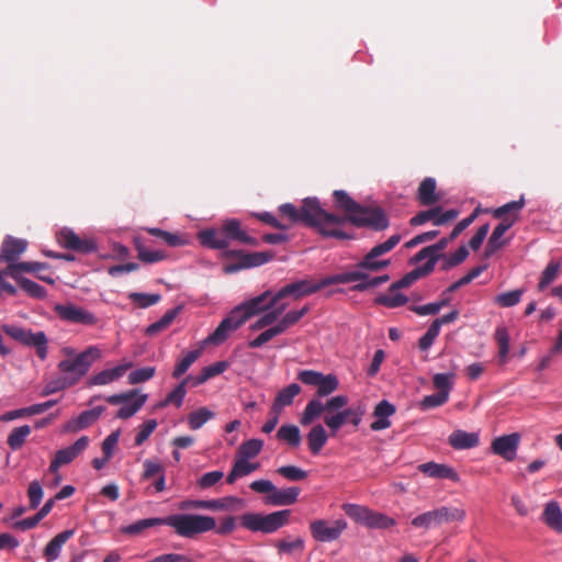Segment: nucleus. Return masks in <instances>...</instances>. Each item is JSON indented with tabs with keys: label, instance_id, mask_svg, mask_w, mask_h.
<instances>
[{
	"label": "nucleus",
	"instance_id": "obj_11",
	"mask_svg": "<svg viewBox=\"0 0 562 562\" xmlns=\"http://www.w3.org/2000/svg\"><path fill=\"white\" fill-rule=\"evenodd\" d=\"M346 528L347 522L344 519H316L310 524L311 535L318 542H331L339 539Z\"/></svg>",
	"mask_w": 562,
	"mask_h": 562
},
{
	"label": "nucleus",
	"instance_id": "obj_43",
	"mask_svg": "<svg viewBox=\"0 0 562 562\" xmlns=\"http://www.w3.org/2000/svg\"><path fill=\"white\" fill-rule=\"evenodd\" d=\"M30 434L31 427L29 425L15 427L9 434L7 443L13 451H16L23 447Z\"/></svg>",
	"mask_w": 562,
	"mask_h": 562
},
{
	"label": "nucleus",
	"instance_id": "obj_15",
	"mask_svg": "<svg viewBox=\"0 0 562 562\" xmlns=\"http://www.w3.org/2000/svg\"><path fill=\"white\" fill-rule=\"evenodd\" d=\"M273 296L270 290L239 304L235 308L239 310V316L246 323L251 316L257 315L261 312L271 310L276 304H271V297Z\"/></svg>",
	"mask_w": 562,
	"mask_h": 562
},
{
	"label": "nucleus",
	"instance_id": "obj_31",
	"mask_svg": "<svg viewBox=\"0 0 562 562\" xmlns=\"http://www.w3.org/2000/svg\"><path fill=\"white\" fill-rule=\"evenodd\" d=\"M301 490L299 487H286L279 490L276 487L272 495H268L266 502L273 506H288L297 501Z\"/></svg>",
	"mask_w": 562,
	"mask_h": 562
},
{
	"label": "nucleus",
	"instance_id": "obj_10",
	"mask_svg": "<svg viewBox=\"0 0 562 562\" xmlns=\"http://www.w3.org/2000/svg\"><path fill=\"white\" fill-rule=\"evenodd\" d=\"M2 330L20 344L35 348L36 355L41 360L47 358L48 339L44 331L33 333L31 329L13 325H3Z\"/></svg>",
	"mask_w": 562,
	"mask_h": 562
},
{
	"label": "nucleus",
	"instance_id": "obj_45",
	"mask_svg": "<svg viewBox=\"0 0 562 562\" xmlns=\"http://www.w3.org/2000/svg\"><path fill=\"white\" fill-rule=\"evenodd\" d=\"M203 347L189 351L175 367L172 378L179 379L201 357Z\"/></svg>",
	"mask_w": 562,
	"mask_h": 562
},
{
	"label": "nucleus",
	"instance_id": "obj_7",
	"mask_svg": "<svg viewBox=\"0 0 562 562\" xmlns=\"http://www.w3.org/2000/svg\"><path fill=\"white\" fill-rule=\"evenodd\" d=\"M291 512L283 509L268 515L245 514L241 517V525L251 531L272 533L289 522Z\"/></svg>",
	"mask_w": 562,
	"mask_h": 562
},
{
	"label": "nucleus",
	"instance_id": "obj_37",
	"mask_svg": "<svg viewBox=\"0 0 562 562\" xmlns=\"http://www.w3.org/2000/svg\"><path fill=\"white\" fill-rule=\"evenodd\" d=\"M390 263L391 262L389 259L378 260V257L372 256V252L369 251L357 265V269L353 272H361L364 277L361 278L360 280H366L368 278V273L366 272V270L376 272L382 269H385L386 267L390 266Z\"/></svg>",
	"mask_w": 562,
	"mask_h": 562
},
{
	"label": "nucleus",
	"instance_id": "obj_54",
	"mask_svg": "<svg viewBox=\"0 0 562 562\" xmlns=\"http://www.w3.org/2000/svg\"><path fill=\"white\" fill-rule=\"evenodd\" d=\"M522 289H517L509 292H504L494 297V303L501 307H512L517 305L524 294Z\"/></svg>",
	"mask_w": 562,
	"mask_h": 562
},
{
	"label": "nucleus",
	"instance_id": "obj_18",
	"mask_svg": "<svg viewBox=\"0 0 562 562\" xmlns=\"http://www.w3.org/2000/svg\"><path fill=\"white\" fill-rule=\"evenodd\" d=\"M520 436L517 432L504 435L492 441L491 449L496 456L502 457L506 461H513L519 446Z\"/></svg>",
	"mask_w": 562,
	"mask_h": 562
},
{
	"label": "nucleus",
	"instance_id": "obj_17",
	"mask_svg": "<svg viewBox=\"0 0 562 562\" xmlns=\"http://www.w3.org/2000/svg\"><path fill=\"white\" fill-rule=\"evenodd\" d=\"M59 244L67 249L90 254L97 249L95 244L91 239L81 238L74 231L64 228L58 234Z\"/></svg>",
	"mask_w": 562,
	"mask_h": 562
},
{
	"label": "nucleus",
	"instance_id": "obj_32",
	"mask_svg": "<svg viewBox=\"0 0 562 562\" xmlns=\"http://www.w3.org/2000/svg\"><path fill=\"white\" fill-rule=\"evenodd\" d=\"M306 440H307V447H308L311 453L313 456H317V454H319L322 449L325 447V445L328 440V435H327L324 426L321 424H317L310 429V431L306 436Z\"/></svg>",
	"mask_w": 562,
	"mask_h": 562
},
{
	"label": "nucleus",
	"instance_id": "obj_48",
	"mask_svg": "<svg viewBox=\"0 0 562 562\" xmlns=\"http://www.w3.org/2000/svg\"><path fill=\"white\" fill-rule=\"evenodd\" d=\"M336 206L346 212V215L356 214L360 210V204L352 200L347 192L336 190L334 192Z\"/></svg>",
	"mask_w": 562,
	"mask_h": 562
},
{
	"label": "nucleus",
	"instance_id": "obj_26",
	"mask_svg": "<svg viewBox=\"0 0 562 562\" xmlns=\"http://www.w3.org/2000/svg\"><path fill=\"white\" fill-rule=\"evenodd\" d=\"M450 241L451 240L449 239V237H443L436 244L424 247L416 255H414V257L411 259V262L417 263L422 260L427 259V261H432V270H434L438 259L443 256V255H440V251L446 249Z\"/></svg>",
	"mask_w": 562,
	"mask_h": 562
},
{
	"label": "nucleus",
	"instance_id": "obj_36",
	"mask_svg": "<svg viewBox=\"0 0 562 562\" xmlns=\"http://www.w3.org/2000/svg\"><path fill=\"white\" fill-rule=\"evenodd\" d=\"M46 268L47 265L44 262H13L8 265V267L4 269V273L16 281L24 279V277L21 276V272H38Z\"/></svg>",
	"mask_w": 562,
	"mask_h": 562
},
{
	"label": "nucleus",
	"instance_id": "obj_19",
	"mask_svg": "<svg viewBox=\"0 0 562 562\" xmlns=\"http://www.w3.org/2000/svg\"><path fill=\"white\" fill-rule=\"evenodd\" d=\"M198 239L202 246L211 249H226L229 246V240L223 224L220 227L200 231Z\"/></svg>",
	"mask_w": 562,
	"mask_h": 562
},
{
	"label": "nucleus",
	"instance_id": "obj_28",
	"mask_svg": "<svg viewBox=\"0 0 562 562\" xmlns=\"http://www.w3.org/2000/svg\"><path fill=\"white\" fill-rule=\"evenodd\" d=\"M432 272V261H426L425 265L416 267L406 273L402 279L391 284L389 292H395L398 289L407 288L419 278H424Z\"/></svg>",
	"mask_w": 562,
	"mask_h": 562
},
{
	"label": "nucleus",
	"instance_id": "obj_50",
	"mask_svg": "<svg viewBox=\"0 0 562 562\" xmlns=\"http://www.w3.org/2000/svg\"><path fill=\"white\" fill-rule=\"evenodd\" d=\"M339 386L338 378L335 374H322L317 390H316V396L323 397L328 396L335 391H337Z\"/></svg>",
	"mask_w": 562,
	"mask_h": 562
},
{
	"label": "nucleus",
	"instance_id": "obj_23",
	"mask_svg": "<svg viewBox=\"0 0 562 562\" xmlns=\"http://www.w3.org/2000/svg\"><path fill=\"white\" fill-rule=\"evenodd\" d=\"M396 412L395 406L386 400L381 401L376 404L373 411L375 420L370 425V428L374 431L386 429L391 426L390 417Z\"/></svg>",
	"mask_w": 562,
	"mask_h": 562
},
{
	"label": "nucleus",
	"instance_id": "obj_46",
	"mask_svg": "<svg viewBox=\"0 0 562 562\" xmlns=\"http://www.w3.org/2000/svg\"><path fill=\"white\" fill-rule=\"evenodd\" d=\"M178 313H179L178 307L167 311L159 321L153 323L151 325H149L146 328V330H145L146 335L155 336L158 333L168 328L171 325V323L175 321Z\"/></svg>",
	"mask_w": 562,
	"mask_h": 562
},
{
	"label": "nucleus",
	"instance_id": "obj_9",
	"mask_svg": "<svg viewBox=\"0 0 562 562\" xmlns=\"http://www.w3.org/2000/svg\"><path fill=\"white\" fill-rule=\"evenodd\" d=\"M227 259H236V261L224 265L223 271L226 274L238 272L243 269L262 266L273 258L271 251L245 252L243 250H228L224 254Z\"/></svg>",
	"mask_w": 562,
	"mask_h": 562
},
{
	"label": "nucleus",
	"instance_id": "obj_27",
	"mask_svg": "<svg viewBox=\"0 0 562 562\" xmlns=\"http://www.w3.org/2000/svg\"><path fill=\"white\" fill-rule=\"evenodd\" d=\"M448 442L456 450H465L479 446L480 438L476 432L458 429L449 435Z\"/></svg>",
	"mask_w": 562,
	"mask_h": 562
},
{
	"label": "nucleus",
	"instance_id": "obj_22",
	"mask_svg": "<svg viewBox=\"0 0 562 562\" xmlns=\"http://www.w3.org/2000/svg\"><path fill=\"white\" fill-rule=\"evenodd\" d=\"M418 470L434 479H448L453 482H459L460 476L457 471L447 464L436 463V462H426L418 465Z\"/></svg>",
	"mask_w": 562,
	"mask_h": 562
},
{
	"label": "nucleus",
	"instance_id": "obj_39",
	"mask_svg": "<svg viewBox=\"0 0 562 562\" xmlns=\"http://www.w3.org/2000/svg\"><path fill=\"white\" fill-rule=\"evenodd\" d=\"M277 438L280 441L288 443L292 448H296L301 443V432L297 426L285 424L282 425L277 431Z\"/></svg>",
	"mask_w": 562,
	"mask_h": 562
},
{
	"label": "nucleus",
	"instance_id": "obj_2",
	"mask_svg": "<svg viewBox=\"0 0 562 562\" xmlns=\"http://www.w3.org/2000/svg\"><path fill=\"white\" fill-rule=\"evenodd\" d=\"M348 403L349 398L346 395L333 396L325 403L314 397L306 404L300 423L303 426H307L324 413V424L330 429L331 435L335 436L344 424L349 423L356 409L345 408Z\"/></svg>",
	"mask_w": 562,
	"mask_h": 562
},
{
	"label": "nucleus",
	"instance_id": "obj_13",
	"mask_svg": "<svg viewBox=\"0 0 562 562\" xmlns=\"http://www.w3.org/2000/svg\"><path fill=\"white\" fill-rule=\"evenodd\" d=\"M240 308H234L227 317H225L216 329L204 340V344L218 345L224 342L232 331L237 330L245 322L239 316Z\"/></svg>",
	"mask_w": 562,
	"mask_h": 562
},
{
	"label": "nucleus",
	"instance_id": "obj_53",
	"mask_svg": "<svg viewBox=\"0 0 562 562\" xmlns=\"http://www.w3.org/2000/svg\"><path fill=\"white\" fill-rule=\"evenodd\" d=\"M560 268H561V263L559 261H551L546 267V269L541 273V277H540V280L538 283L539 291H543L558 278Z\"/></svg>",
	"mask_w": 562,
	"mask_h": 562
},
{
	"label": "nucleus",
	"instance_id": "obj_30",
	"mask_svg": "<svg viewBox=\"0 0 562 562\" xmlns=\"http://www.w3.org/2000/svg\"><path fill=\"white\" fill-rule=\"evenodd\" d=\"M75 530L68 529L56 535L45 547L44 558L47 562L55 561L61 551L63 546L74 536Z\"/></svg>",
	"mask_w": 562,
	"mask_h": 562
},
{
	"label": "nucleus",
	"instance_id": "obj_42",
	"mask_svg": "<svg viewBox=\"0 0 562 562\" xmlns=\"http://www.w3.org/2000/svg\"><path fill=\"white\" fill-rule=\"evenodd\" d=\"M342 510L352 520L367 527L372 509L357 504H344Z\"/></svg>",
	"mask_w": 562,
	"mask_h": 562
},
{
	"label": "nucleus",
	"instance_id": "obj_40",
	"mask_svg": "<svg viewBox=\"0 0 562 562\" xmlns=\"http://www.w3.org/2000/svg\"><path fill=\"white\" fill-rule=\"evenodd\" d=\"M134 245L137 250V257L143 262L154 263L161 261L167 257L165 251L146 249L143 241L138 237L134 238Z\"/></svg>",
	"mask_w": 562,
	"mask_h": 562
},
{
	"label": "nucleus",
	"instance_id": "obj_64",
	"mask_svg": "<svg viewBox=\"0 0 562 562\" xmlns=\"http://www.w3.org/2000/svg\"><path fill=\"white\" fill-rule=\"evenodd\" d=\"M277 472L289 481H302L307 477V472L295 465L280 467Z\"/></svg>",
	"mask_w": 562,
	"mask_h": 562
},
{
	"label": "nucleus",
	"instance_id": "obj_38",
	"mask_svg": "<svg viewBox=\"0 0 562 562\" xmlns=\"http://www.w3.org/2000/svg\"><path fill=\"white\" fill-rule=\"evenodd\" d=\"M274 547L278 550L279 554H294V553H302L305 549V541L303 538H292L286 537L280 540H277L274 542Z\"/></svg>",
	"mask_w": 562,
	"mask_h": 562
},
{
	"label": "nucleus",
	"instance_id": "obj_1",
	"mask_svg": "<svg viewBox=\"0 0 562 562\" xmlns=\"http://www.w3.org/2000/svg\"><path fill=\"white\" fill-rule=\"evenodd\" d=\"M279 212L291 224H304L316 228L323 237L339 240L351 238V235L342 229L347 222L358 227H370L374 231H384L389 227V220L381 209H369L360 205V210L356 214L338 216L326 212L316 198L304 199L301 207H296L292 203L281 204Z\"/></svg>",
	"mask_w": 562,
	"mask_h": 562
},
{
	"label": "nucleus",
	"instance_id": "obj_3",
	"mask_svg": "<svg viewBox=\"0 0 562 562\" xmlns=\"http://www.w3.org/2000/svg\"><path fill=\"white\" fill-rule=\"evenodd\" d=\"M361 272H342L334 276L323 278L318 282H312L311 280H300L281 288L271 297V304H277L288 296H292L294 300L311 295L317 291L333 285V284H346L356 282V280L363 278Z\"/></svg>",
	"mask_w": 562,
	"mask_h": 562
},
{
	"label": "nucleus",
	"instance_id": "obj_5",
	"mask_svg": "<svg viewBox=\"0 0 562 562\" xmlns=\"http://www.w3.org/2000/svg\"><path fill=\"white\" fill-rule=\"evenodd\" d=\"M164 525L175 529V532L183 538H193L199 533L213 530L216 521L211 516L177 514L164 518Z\"/></svg>",
	"mask_w": 562,
	"mask_h": 562
},
{
	"label": "nucleus",
	"instance_id": "obj_21",
	"mask_svg": "<svg viewBox=\"0 0 562 562\" xmlns=\"http://www.w3.org/2000/svg\"><path fill=\"white\" fill-rule=\"evenodd\" d=\"M416 198L423 206H430L440 202L441 194L437 192L436 180L431 177L425 178L418 187Z\"/></svg>",
	"mask_w": 562,
	"mask_h": 562
},
{
	"label": "nucleus",
	"instance_id": "obj_6",
	"mask_svg": "<svg viewBox=\"0 0 562 562\" xmlns=\"http://www.w3.org/2000/svg\"><path fill=\"white\" fill-rule=\"evenodd\" d=\"M101 357V351L95 346H90L82 352L71 359H64L58 363V369L63 373L70 374L69 385L77 383L85 376L93 362Z\"/></svg>",
	"mask_w": 562,
	"mask_h": 562
},
{
	"label": "nucleus",
	"instance_id": "obj_55",
	"mask_svg": "<svg viewBox=\"0 0 562 562\" xmlns=\"http://www.w3.org/2000/svg\"><path fill=\"white\" fill-rule=\"evenodd\" d=\"M128 299L135 303L139 308H146L160 302L161 295L158 293H138L131 292Z\"/></svg>",
	"mask_w": 562,
	"mask_h": 562
},
{
	"label": "nucleus",
	"instance_id": "obj_47",
	"mask_svg": "<svg viewBox=\"0 0 562 562\" xmlns=\"http://www.w3.org/2000/svg\"><path fill=\"white\" fill-rule=\"evenodd\" d=\"M151 236L160 238L164 243L171 247H178L187 244V239L181 234L169 233L160 228H146Z\"/></svg>",
	"mask_w": 562,
	"mask_h": 562
},
{
	"label": "nucleus",
	"instance_id": "obj_35",
	"mask_svg": "<svg viewBox=\"0 0 562 562\" xmlns=\"http://www.w3.org/2000/svg\"><path fill=\"white\" fill-rule=\"evenodd\" d=\"M542 520L549 528L562 533V510L557 502L552 501L546 505Z\"/></svg>",
	"mask_w": 562,
	"mask_h": 562
},
{
	"label": "nucleus",
	"instance_id": "obj_41",
	"mask_svg": "<svg viewBox=\"0 0 562 562\" xmlns=\"http://www.w3.org/2000/svg\"><path fill=\"white\" fill-rule=\"evenodd\" d=\"M342 510L352 520L367 527L372 509L357 504H344Z\"/></svg>",
	"mask_w": 562,
	"mask_h": 562
},
{
	"label": "nucleus",
	"instance_id": "obj_56",
	"mask_svg": "<svg viewBox=\"0 0 562 562\" xmlns=\"http://www.w3.org/2000/svg\"><path fill=\"white\" fill-rule=\"evenodd\" d=\"M263 441L260 439H249L240 445L238 456L245 459L255 458L260 453Z\"/></svg>",
	"mask_w": 562,
	"mask_h": 562
},
{
	"label": "nucleus",
	"instance_id": "obj_58",
	"mask_svg": "<svg viewBox=\"0 0 562 562\" xmlns=\"http://www.w3.org/2000/svg\"><path fill=\"white\" fill-rule=\"evenodd\" d=\"M187 394V387L184 383L180 382L159 404L160 407H165L169 404H173L176 407H180Z\"/></svg>",
	"mask_w": 562,
	"mask_h": 562
},
{
	"label": "nucleus",
	"instance_id": "obj_60",
	"mask_svg": "<svg viewBox=\"0 0 562 562\" xmlns=\"http://www.w3.org/2000/svg\"><path fill=\"white\" fill-rule=\"evenodd\" d=\"M468 256V249L464 246H460L453 254L449 256H442L443 262L441 270H449L452 267L459 266L467 259Z\"/></svg>",
	"mask_w": 562,
	"mask_h": 562
},
{
	"label": "nucleus",
	"instance_id": "obj_61",
	"mask_svg": "<svg viewBox=\"0 0 562 562\" xmlns=\"http://www.w3.org/2000/svg\"><path fill=\"white\" fill-rule=\"evenodd\" d=\"M439 212H441V206H435L425 211H420L409 220V225L419 226L429 221H431L435 224V221L438 217Z\"/></svg>",
	"mask_w": 562,
	"mask_h": 562
},
{
	"label": "nucleus",
	"instance_id": "obj_16",
	"mask_svg": "<svg viewBox=\"0 0 562 562\" xmlns=\"http://www.w3.org/2000/svg\"><path fill=\"white\" fill-rule=\"evenodd\" d=\"M59 244L67 249L90 254L97 249L95 244L91 239L81 238L74 231L64 228L58 234Z\"/></svg>",
	"mask_w": 562,
	"mask_h": 562
},
{
	"label": "nucleus",
	"instance_id": "obj_44",
	"mask_svg": "<svg viewBox=\"0 0 562 562\" xmlns=\"http://www.w3.org/2000/svg\"><path fill=\"white\" fill-rule=\"evenodd\" d=\"M164 525V518H146L137 520L134 524H131L128 526H125L122 528V532L125 535L136 536L143 532L147 528L161 526Z\"/></svg>",
	"mask_w": 562,
	"mask_h": 562
},
{
	"label": "nucleus",
	"instance_id": "obj_57",
	"mask_svg": "<svg viewBox=\"0 0 562 562\" xmlns=\"http://www.w3.org/2000/svg\"><path fill=\"white\" fill-rule=\"evenodd\" d=\"M146 401H147L146 394L138 395V397L132 404L122 406L117 411L116 417L120 419H127V418L132 417L143 407V405L145 404Z\"/></svg>",
	"mask_w": 562,
	"mask_h": 562
},
{
	"label": "nucleus",
	"instance_id": "obj_51",
	"mask_svg": "<svg viewBox=\"0 0 562 562\" xmlns=\"http://www.w3.org/2000/svg\"><path fill=\"white\" fill-rule=\"evenodd\" d=\"M494 337L498 345L499 362L505 363L509 352V335L506 327H497Z\"/></svg>",
	"mask_w": 562,
	"mask_h": 562
},
{
	"label": "nucleus",
	"instance_id": "obj_12",
	"mask_svg": "<svg viewBox=\"0 0 562 562\" xmlns=\"http://www.w3.org/2000/svg\"><path fill=\"white\" fill-rule=\"evenodd\" d=\"M54 312L61 321L71 324L94 326L98 323V317L93 313L71 303L57 304L54 306Z\"/></svg>",
	"mask_w": 562,
	"mask_h": 562
},
{
	"label": "nucleus",
	"instance_id": "obj_25",
	"mask_svg": "<svg viewBox=\"0 0 562 562\" xmlns=\"http://www.w3.org/2000/svg\"><path fill=\"white\" fill-rule=\"evenodd\" d=\"M225 233L228 240H236L241 244L258 246L259 240L255 237L249 236L243 228L241 224L236 218L226 220L223 222Z\"/></svg>",
	"mask_w": 562,
	"mask_h": 562
},
{
	"label": "nucleus",
	"instance_id": "obj_29",
	"mask_svg": "<svg viewBox=\"0 0 562 562\" xmlns=\"http://www.w3.org/2000/svg\"><path fill=\"white\" fill-rule=\"evenodd\" d=\"M131 362L120 364L112 369H105L89 379V385H106L120 379L130 368Z\"/></svg>",
	"mask_w": 562,
	"mask_h": 562
},
{
	"label": "nucleus",
	"instance_id": "obj_33",
	"mask_svg": "<svg viewBox=\"0 0 562 562\" xmlns=\"http://www.w3.org/2000/svg\"><path fill=\"white\" fill-rule=\"evenodd\" d=\"M301 393V386L292 383L282 389L276 396L271 411L280 414L285 406L292 404L294 397Z\"/></svg>",
	"mask_w": 562,
	"mask_h": 562
},
{
	"label": "nucleus",
	"instance_id": "obj_8",
	"mask_svg": "<svg viewBox=\"0 0 562 562\" xmlns=\"http://www.w3.org/2000/svg\"><path fill=\"white\" fill-rule=\"evenodd\" d=\"M464 518V509L459 507L441 506L416 516L412 520V525L416 528L429 529L430 527H437L445 522L463 521Z\"/></svg>",
	"mask_w": 562,
	"mask_h": 562
},
{
	"label": "nucleus",
	"instance_id": "obj_24",
	"mask_svg": "<svg viewBox=\"0 0 562 562\" xmlns=\"http://www.w3.org/2000/svg\"><path fill=\"white\" fill-rule=\"evenodd\" d=\"M104 409L105 407L103 406H97L92 409L83 411L77 418L69 420L65 429L71 432L85 429L91 426L101 416Z\"/></svg>",
	"mask_w": 562,
	"mask_h": 562
},
{
	"label": "nucleus",
	"instance_id": "obj_49",
	"mask_svg": "<svg viewBox=\"0 0 562 562\" xmlns=\"http://www.w3.org/2000/svg\"><path fill=\"white\" fill-rule=\"evenodd\" d=\"M214 417V413L207 407H200L199 409L188 415V425L192 430L200 429L204 424Z\"/></svg>",
	"mask_w": 562,
	"mask_h": 562
},
{
	"label": "nucleus",
	"instance_id": "obj_14",
	"mask_svg": "<svg viewBox=\"0 0 562 562\" xmlns=\"http://www.w3.org/2000/svg\"><path fill=\"white\" fill-rule=\"evenodd\" d=\"M88 445L89 438L87 436H82L71 446L58 450L49 464L48 471L56 473L60 467L74 461L82 451L86 450Z\"/></svg>",
	"mask_w": 562,
	"mask_h": 562
},
{
	"label": "nucleus",
	"instance_id": "obj_62",
	"mask_svg": "<svg viewBox=\"0 0 562 562\" xmlns=\"http://www.w3.org/2000/svg\"><path fill=\"white\" fill-rule=\"evenodd\" d=\"M16 282L32 297L43 299L46 295V290L42 285L27 278L16 280Z\"/></svg>",
	"mask_w": 562,
	"mask_h": 562
},
{
	"label": "nucleus",
	"instance_id": "obj_20",
	"mask_svg": "<svg viewBox=\"0 0 562 562\" xmlns=\"http://www.w3.org/2000/svg\"><path fill=\"white\" fill-rule=\"evenodd\" d=\"M239 499L234 496H228L217 499L209 501H183L179 504V508L182 510L187 509H210V510H223L229 508L234 503H238Z\"/></svg>",
	"mask_w": 562,
	"mask_h": 562
},
{
	"label": "nucleus",
	"instance_id": "obj_63",
	"mask_svg": "<svg viewBox=\"0 0 562 562\" xmlns=\"http://www.w3.org/2000/svg\"><path fill=\"white\" fill-rule=\"evenodd\" d=\"M156 369L154 367H145L136 369L128 374L130 384H139L150 380L155 375Z\"/></svg>",
	"mask_w": 562,
	"mask_h": 562
},
{
	"label": "nucleus",
	"instance_id": "obj_34",
	"mask_svg": "<svg viewBox=\"0 0 562 562\" xmlns=\"http://www.w3.org/2000/svg\"><path fill=\"white\" fill-rule=\"evenodd\" d=\"M27 243L23 239L8 237L3 240L1 251L3 252V260L13 263L21 254L25 251Z\"/></svg>",
	"mask_w": 562,
	"mask_h": 562
},
{
	"label": "nucleus",
	"instance_id": "obj_59",
	"mask_svg": "<svg viewBox=\"0 0 562 562\" xmlns=\"http://www.w3.org/2000/svg\"><path fill=\"white\" fill-rule=\"evenodd\" d=\"M368 528L387 529L395 526V520L382 513L371 510Z\"/></svg>",
	"mask_w": 562,
	"mask_h": 562
},
{
	"label": "nucleus",
	"instance_id": "obj_4",
	"mask_svg": "<svg viewBox=\"0 0 562 562\" xmlns=\"http://www.w3.org/2000/svg\"><path fill=\"white\" fill-rule=\"evenodd\" d=\"M525 206V200L521 196L517 201L506 203L493 211L495 218H501L502 222L494 228L491 237L488 238L485 255L492 256L498 250L506 241H501L503 235L516 223L518 212Z\"/></svg>",
	"mask_w": 562,
	"mask_h": 562
},
{
	"label": "nucleus",
	"instance_id": "obj_52",
	"mask_svg": "<svg viewBox=\"0 0 562 562\" xmlns=\"http://www.w3.org/2000/svg\"><path fill=\"white\" fill-rule=\"evenodd\" d=\"M408 302L406 295L402 293L390 292L389 294H381L375 299V303L387 308H395L405 305Z\"/></svg>",
	"mask_w": 562,
	"mask_h": 562
}]
</instances>
